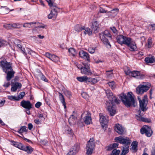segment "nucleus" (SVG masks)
I'll list each match as a JSON object with an SVG mask.
<instances>
[{
  "label": "nucleus",
  "instance_id": "1",
  "mask_svg": "<svg viewBox=\"0 0 155 155\" xmlns=\"http://www.w3.org/2000/svg\"><path fill=\"white\" fill-rule=\"evenodd\" d=\"M106 93L109 101L106 103L107 109L110 116H114L116 112L115 104H119L120 101L113 95L110 90H106Z\"/></svg>",
  "mask_w": 155,
  "mask_h": 155
},
{
  "label": "nucleus",
  "instance_id": "2",
  "mask_svg": "<svg viewBox=\"0 0 155 155\" xmlns=\"http://www.w3.org/2000/svg\"><path fill=\"white\" fill-rule=\"evenodd\" d=\"M12 64L8 62L6 60L2 61L0 62V66L4 72L7 74L6 77L7 81H9L14 77L15 73L12 67Z\"/></svg>",
  "mask_w": 155,
  "mask_h": 155
},
{
  "label": "nucleus",
  "instance_id": "3",
  "mask_svg": "<svg viewBox=\"0 0 155 155\" xmlns=\"http://www.w3.org/2000/svg\"><path fill=\"white\" fill-rule=\"evenodd\" d=\"M132 94V93L131 92H128L127 95L124 93L120 94V98L123 104L127 107H130L131 106L134 107L135 106V101Z\"/></svg>",
  "mask_w": 155,
  "mask_h": 155
},
{
  "label": "nucleus",
  "instance_id": "4",
  "mask_svg": "<svg viewBox=\"0 0 155 155\" xmlns=\"http://www.w3.org/2000/svg\"><path fill=\"white\" fill-rule=\"evenodd\" d=\"M94 139L93 138H91L87 144L86 155H91L94 149Z\"/></svg>",
  "mask_w": 155,
  "mask_h": 155
},
{
  "label": "nucleus",
  "instance_id": "5",
  "mask_svg": "<svg viewBox=\"0 0 155 155\" xmlns=\"http://www.w3.org/2000/svg\"><path fill=\"white\" fill-rule=\"evenodd\" d=\"M107 37L110 38L111 37V35L108 31L106 30L100 34V38L104 43L107 46H110V45L108 39L106 38Z\"/></svg>",
  "mask_w": 155,
  "mask_h": 155
},
{
  "label": "nucleus",
  "instance_id": "6",
  "mask_svg": "<svg viewBox=\"0 0 155 155\" xmlns=\"http://www.w3.org/2000/svg\"><path fill=\"white\" fill-rule=\"evenodd\" d=\"M140 104V107L141 110L144 111L147 110L146 108L148 102L147 97L146 95H145L144 97L141 99L139 97H138Z\"/></svg>",
  "mask_w": 155,
  "mask_h": 155
},
{
  "label": "nucleus",
  "instance_id": "7",
  "mask_svg": "<svg viewBox=\"0 0 155 155\" xmlns=\"http://www.w3.org/2000/svg\"><path fill=\"white\" fill-rule=\"evenodd\" d=\"M16 147L19 149L26 152L28 153H31L33 150V149L30 146H23L22 143L18 142H15L13 144Z\"/></svg>",
  "mask_w": 155,
  "mask_h": 155
},
{
  "label": "nucleus",
  "instance_id": "8",
  "mask_svg": "<svg viewBox=\"0 0 155 155\" xmlns=\"http://www.w3.org/2000/svg\"><path fill=\"white\" fill-rule=\"evenodd\" d=\"M51 10L50 14L48 15V18L49 19L52 18H55L58 15V12L59 11V8L54 4L49 5Z\"/></svg>",
  "mask_w": 155,
  "mask_h": 155
},
{
  "label": "nucleus",
  "instance_id": "9",
  "mask_svg": "<svg viewBox=\"0 0 155 155\" xmlns=\"http://www.w3.org/2000/svg\"><path fill=\"white\" fill-rule=\"evenodd\" d=\"M125 74L127 75L132 76L137 79H142L143 77V76L141 74L140 72L137 71H131L130 70H128L124 71Z\"/></svg>",
  "mask_w": 155,
  "mask_h": 155
},
{
  "label": "nucleus",
  "instance_id": "10",
  "mask_svg": "<svg viewBox=\"0 0 155 155\" xmlns=\"http://www.w3.org/2000/svg\"><path fill=\"white\" fill-rule=\"evenodd\" d=\"M150 84L148 83L147 85H140L136 88V92L138 94H142L149 90Z\"/></svg>",
  "mask_w": 155,
  "mask_h": 155
},
{
  "label": "nucleus",
  "instance_id": "11",
  "mask_svg": "<svg viewBox=\"0 0 155 155\" xmlns=\"http://www.w3.org/2000/svg\"><path fill=\"white\" fill-rule=\"evenodd\" d=\"M142 134H145L147 137H151L153 131L150 127L147 125L144 126L140 130Z\"/></svg>",
  "mask_w": 155,
  "mask_h": 155
},
{
  "label": "nucleus",
  "instance_id": "12",
  "mask_svg": "<svg viewBox=\"0 0 155 155\" xmlns=\"http://www.w3.org/2000/svg\"><path fill=\"white\" fill-rule=\"evenodd\" d=\"M83 64L84 65L83 67L80 68L79 66H78V68L81 69V73L87 75L91 74V73L89 68V65L88 63H83Z\"/></svg>",
  "mask_w": 155,
  "mask_h": 155
},
{
  "label": "nucleus",
  "instance_id": "13",
  "mask_svg": "<svg viewBox=\"0 0 155 155\" xmlns=\"http://www.w3.org/2000/svg\"><path fill=\"white\" fill-rule=\"evenodd\" d=\"M115 139L117 141H118L120 144H124L125 146L127 145L129 146V145L131 143L129 139L127 137L121 136L117 137L115 138Z\"/></svg>",
  "mask_w": 155,
  "mask_h": 155
},
{
  "label": "nucleus",
  "instance_id": "14",
  "mask_svg": "<svg viewBox=\"0 0 155 155\" xmlns=\"http://www.w3.org/2000/svg\"><path fill=\"white\" fill-rule=\"evenodd\" d=\"M115 130L120 135H123L126 133L125 129L122 125L119 124H116L114 127Z\"/></svg>",
  "mask_w": 155,
  "mask_h": 155
},
{
  "label": "nucleus",
  "instance_id": "15",
  "mask_svg": "<svg viewBox=\"0 0 155 155\" xmlns=\"http://www.w3.org/2000/svg\"><path fill=\"white\" fill-rule=\"evenodd\" d=\"M79 149V144H76L70 149L67 155H75L78 152Z\"/></svg>",
  "mask_w": 155,
  "mask_h": 155
},
{
  "label": "nucleus",
  "instance_id": "16",
  "mask_svg": "<svg viewBox=\"0 0 155 155\" xmlns=\"http://www.w3.org/2000/svg\"><path fill=\"white\" fill-rule=\"evenodd\" d=\"M79 55L81 58L86 60L88 62H89L90 61L89 54L85 51H80L79 52Z\"/></svg>",
  "mask_w": 155,
  "mask_h": 155
},
{
  "label": "nucleus",
  "instance_id": "17",
  "mask_svg": "<svg viewBox=\"0 0 155 155\" xmlns=\"http://www.w3.org/2000/svg\"><path fill=\"white\" fill-rule=\"evenodd\" d=\"M21 105L27 110H30L32 108V104L29 101H22L21 102Z\"/></svg>",
  "mask_w": 155,
  "mask_h": 155
},
{
  "label": "nucleus",
  "instance_id": "18",
  "mask_svg": "<svg viewBox=\"0 0 155 155\" xmlns=\"http://www.w3.org/2000/svg\"><path fill=\"white\" fill-rule=\"evenodd\" d=\"M100 117V121L102 127H104L108 123L107 119L102 114H99Z\"/></svg>",
  "mask_w": 155,
  "mask_h": 155
},
{
  "label": "nucleus",
  "instance_id": "19",
  "mask_svg": "<svg viewBox=\"0 0 155 155\" xmlns=\"http://www.w3.org/2000/svg\"><path fill=\"white\" fill-rule=\"evenodd\" d=\"M127 46L129 48V50L131 51H135L137 50L136 44L133 40Z\"/></svg>",
  "mask_w": 155,
  "mask_h": 155
},
{
  "label": "nucleus",
  "instance_id": "20",
  "mask_svg": "<svg viewBox=\"0 0 155 155\" xmlns=\"http://www.w3.org/2000/svg\"><path fill=\"white\" fill-rule=\"evenodd\" d=\"M3 26L6 29H9L13 28H18L19 25L15 23L13 24H5Z\"/></svg>",
  "mask_w": 155,
  "mask_h": 155
},
{
  "label": "nucleus",
  "instance_id": "21",
  "mask_svg": "<svg viewBox=\"0 0 155 155\" xmlns=\"http://www.w3.org/2000/svg\"><path fill=\"white\" fill-rule=\"evenodd\" d=\"M84 28L81 32L82 34L84 35H86L87 34L89 35H90L92 34V31L90 28L84 26Z\"/></svg>",
  "mask_w": 155,
  "mask_h": 155
},
{
  "label": "nucleus",
  "instance_id": "22",
  "mask_svg": "<svg viewBox=\"0 0 155 155\" xmlns=\"http://www.w3.org/2000/svg\"><path fill=\"white\" fill-rule=\"evenodd\" d=\"M84 121L87 124H90L91 122V115L89 112H87L86 116L84 117Z\"/></svg>",
  "mask_w": 155,
  "mask_h": 155
},
{
  "label": "nucleus",
  "instance_id": "23",
  "mask_svg": "<svg viewBox=\"0 0 155 155\" xmlns=\"http://www.w3.org/2000/svg\"><path fill=\"white\" fill-rule=\"evenodd\" d=\"M137 145L138 143L137 141H135L132 142L131 144L132 147L130 148V150H131L132 152L134 153L137 151Z\"/></svg>",
  "mask_w": 155,
  "mask_h": 155
},
{
  "label": "nucleus",
  "instance_id": "24",
  "mask_svg": "<svg viewBox=\"0 0 155 155\" xmlns=\"http://www.w3.org/2000/svg\"><path fill=\"white\" fill-rule=\"evenodd\" d=\"M77 117L74 114L72 115L68 119V122L70 125L75 124L76 122Z\"/></svg>",
  "mask_w": 155,
  "mask_h": 155
},
{
  "label": "nucleus",
  "instance_id": "25",
  "mask_svg": "<svg viewBox=\"0 0 155 155\" xmlns=\"http://www.w3.org/2000/svg\"><path fill=\"white\" fill-rule=\"evenodd\" d=\"M153 46L152 39L149 38L147 40V42L145 45V47L146 48H151Z\"/></svg>",
  "mask_w": 155,
  "mask_h": 155
},
{
  "label": "nucleus",
  "instance_id": "26",
  "mask_svg": "<svg viewBox=\"0 0 155 155\" xmlns=\"http://www.w3.org/2000/svg\"><path fill=\"white\" fill-rule=\"evenodd\" d=\"M145 61L147 63H152L155 61V58L153 56L147 57L145 58Z\"/></svg>",
  "mask_w": 155,
  "mask_h": 155
},
{
  "label": "nucleus",
  "instance_id": "27",
  "mask_svg": "<svg viewBox=\"0 0 155 155\" xmlns=\"http://www.w3.org/2000/svg\"><path fill=\"white\" fill-rule=\"evenodd\" d=\"M125 36L123 35H120L118 36L117 37V42L119 44L122 45L124 41V39Z\"/></svg>",
  "mask_w": 155,
  "mask_h": 155
},
{
  "label": "nucleus",
  "instance_id": "28",
  "mask_svg": "<svg viewBox=\"0 0 155 155\" xmlns=\"http://www.w3.org/2000/svg\"><path fill=\"white\" fill-rule=\"evenodd\" d=\"M129 146L127 145L123 147L122 149V152L120 155H126L129 152Z\"/></svg>",
  "mask_w": 155,
  "mask_h": 155
},
{
  "label": "nucleus",
  "instance_id": "29",
  "mask_svg": "<svg viewBox=\"0 0 155 155\" xmlns=\"http://www.w3.org/2000/svg\"><path fill=\"white\" fill-rule=\"evenodd\" d=\"M68 52L69 55L71 56L75 57L77 54L75 49L73 48H69L68 49Z\"/></svg>",
  "mask_w": 155,
  "mask_h": 155
},
{
  "label": "nucleus",
  "instance_id": "30",
  "mask_svg": "<svg viewBox=\"0 0 155 155\" xmlns=\"http://www.w3.org/2000/svg\"><path fill=\"white\" fill-rule=\"evenodd\" d=\"M59 99L64 106V109L66 108V103L63 95L60 93H59Z\"/></svg>",
  "mask_w": 155,
  "mask_h": 155
},
{
  "label": "nucleus",
  "instance_id": "31",
  "mask_svg": "<svg viewBox=\"0 0 155 155\" xmlns=\"http://www.w3.org/2000/svg\"><path fill=\"white\" fill-rule=\"evenodd\" d=\"M124 38L125 39H124L123 44L127 46L131 42V41L133 40L131 38L127 37L125 36Z\"/></svg>",
  "mask_w": 155,
  "mask_h": 155
},
{
  "label": "nucleus",
  "instance_id": "32",
  "mask_svg": "<svg viewBox=\"0 0 155 155\" xmlns=\"http://www.w3.org/2000/svg\"><path fill=\"white\" fill-rule=\"evenodd\" d=\"M137 119L138 120L148 123H150V119H148L147 118L142 117L140 116V115L139 116L137 115Z\"/></svg>",
  "mask_w": 155,
  "mask_h": 155
},
{
  "label": "nucleus",
  "instance_id": "33",
  "mask_svg": "<svg viewBox=\"0 0 155 155\" xmlns=\"http://www.w3.org/2000/svg\"><path fill=\"white\" fill-rule=\"evenodd\" d=\"M84 26L81 25H77L75 26L74 29L75 31L79 32L83 31V29H84Z\"/></svg>",
  "mask_w": 155,
  "mask_h": 155
},
{
  "label": "nucleus",
  "instance_id": "34",
  "mask_svg": "<svg viewBox=\"0 0 155 155\" xmlns=\"http://www.w3.org/2000/svg\"><path fill=\"white\" fill-rule=\"evenodd\" d=\"M77 79L79 81L82 82L87 81H88V78L87 77L85 76L80 77H78Z\"/></svg>",
  "mask_w": 155,
  "mask_h": 155
},
{
  "label": "nucleus",
  "instance_id": "35",
  "mask_svg": "<svg viewBox=\"0 0 155 155\" xmlns=\"http://www.w3.org/2000/svg\"><path fill=\"white\" fill-rule=\"evenodd\" d=\"M98 24L97 21H95L93 23L92 27V29L94 31H96L98 28Z\"/></svg>",
  "mask_w": 155,
  "mask_h": 155
},
{
  "label": "nucleus",
  "instance_id": "36",
  "mask_svg": "<svg viewBox=\"0 0 155 155\" xmlns=\"http://www.w3.org/2000/svg\"><path fill=\"white\" fill-rule=\"evenodd\" d=\"M50 60L54 62H57L59 60V58L58 57L55 55L52 54Z\"/></svg>",
  "mask_w": 155,
  "mask_h": 155
},
{
  "label": "nucleus",
  "instance_id": "37",
  "mask_svg": "<svg viewBox=\"0 0 155 155\" xmlns=\"http://www.w3.org/2000/svg\"><path fill=\"white\" fill-rule=\"evenodd\" d=\"M14 44L15 46L17 47L19 50L22 47L21 45V42L18 40H15Z\"/></svg>",
  "mask_w": 155,
  "mask_h": 155
},
{
  "label": "nucleus",
  "instance_id": "38",
  "mask_svg": "<svg viewBox=\"0 0 155 155\" xmlns=\"http://www.w3.org/2000/svg\"><path fill=\"white\" fill-rule=\"evenodd\" d=\"M28 130L27 127L25 126H21L20 129L18 131L20 134H21L23 132H26Z\"/></svg>",
  "mask_w": 155,
  "mask_h": 155
},
{
  "label": "nucleus",
  "instance_id": "39",
  "mask_svg": "<svg viewBox=\"0 0 155 155\" xmlns=\"http://www.w3.org/2000/svg\"><path fill=\"white\" fill-rule=\"evenodd\" d=\"M39 22L33 21L30 22V28H37V25H38Z\"/></svg>",
  "mask_w": 155,
  "mask_h": 155
},
{
  "label": "nucleus",
  "instance_id": "40",
  "mask_svg": "<svg viewBox=\"0 0 155 155\" xmlns=\"http://www.w3.org/2000/svg\"><path fill=\"white\" fill-rule=\"evenodd\" d=\"M109 87L112 89H114L116 87V85L114 81H112L107 83Z\"/></svg>",
  "mask_w": 155,
  "mask_h": 155
},
{
  "label": "nucleus",
  "instance_id": "41",
  "mask_svg": "<svg viewBox=\"0 0 155 155\" xmlns=\"http://www.w3.org/2000/svg\"><path fill=\"white\" fill-rule=\"evenodd\" d=\"M118 11V9L117 8H115L112 10L111 11H109L107 12L108 13H112V14L110 15L114 16L117 13Z\"/></svg>",
  "mask_w": 155,
  "mask_h": 155
},
{
  "label": "nucleus",
  "instance_id": "42",
  "mask_svg": "<svg viewBox=\"0 0 155 155\" xmlns=\"http://www.w3.org/2000/svg\"><path fill=\"white\" fill-rule=\"evenodd\" d=\"M97 80L96 79L94 78H88V81L92 83L93 84L96 83L97 82Z\"/></svg>",
  "mask_w": 155,
  "mask_h": 155
},
{
  "label": "nucleus",
  "instance_id": "43",
  "mask_svg": "<svg viewBox=\"0 0 155 155\" xmlns=\"http://www.w3.org/2000/svg\"><path fill=\"white\" fill-rule=\"evenodd\" d=\"M8 98L11 101H18V99L17 97L12 95H9L7 96Z\"/></svg>",
  "mask_w": 155,
  "mask_h": 155
},
{
  "label": "nucleus",
  "instance_id": "44",
  "mask_svg": "<svg viewBox=\"0 0 155 155\" xmlns=\"http://www.w3.org/2000/svg\"><path fill=\"white\" fill-rule=\"evenodd\" d=\"M25 94V92H21L18 95L17 98L18 99L19 101L20 99H22Z\"/></svg>",
  "mask_w": 155,
  "mask_h": 155
},
{
  "label": "nucleus",
  "instance_id": "45",
  "mask_svg": "<svg viewBox=\"0 0 155 155\" xmlns=\"http://www.w3.org/2000/svg\"><path fill=\"white\" fill-rule=\"evenodd\" d=\"M120 153V150H117L116 149H114L112 151L113 155H119Z\"/></svg>",
  "mask_w": 155,
  "mask_h": 155
},
{
  "label": "nucleus",
  "instance_id": "46",
  "mask_svg": "<svg viewBox=\"0 0 155 155\" xmlns=\"http://www.w3.org/2000/svg\"><path fill=\"white\" fill-rule=\"evenodd\" d=\"M7 44V42L5 40L0 39V47L3 46Z\"/></svg>",
  "mask_w": 155,
  "mask_h": 155
},
{
  "label": "nucleus",
  "instance_id": "47",
  "mask_svg": "<svg viewBox=\"0 0 155 155\" xmlns=\"http://www.w3.org/2000/svg\"><path fill=\"white\" fill-rule=\"evenodd\" d=\"M88 51L90 53L93 54L94 53L95 49L92 47H89L88 48Z\"/></svg>",
  "mask_w": 155,
  "mask_h": 155
},
{
  "label": "nucleus",
  "instance_id": "48",
  "mask_svg": "<svg viewBox=\"0 0 155 155\" xmlns=\"http://www.w3.org/2000/svg\"><path fill=\"white\" fill-rule=\"evenodd\" d=\"M65 95L68 98H70L71 95V93L70 92L68 91H66L64 92Z\"/></svg>",
  "mask_w": 155,
  "mask_h": 155
},
{
  "label": "nucleus",
  "instance_id": "49",
  "mask_svg": "<svg viewBox=\"0 0 155 155\" xmlns=\"http://www.w3.org/2000/svg\"><path fill=\"white\" fill-rule=\"evenodd\" d=\"M24 28H30V22H26L24 23L23 25Z\"/></svg>",
  "mask_w": 155,
  "mask_h": 155
},
{
  "label": "nucleus",
  "instance_id": "50",
  "mask_svg": "<svg viewBox=\"0 0 155 155\" xmlns=\"http://www.w3.org/2000/svg\"><path fill=\"white\" fill-rule=\"evenodd\" d=\"M14 84L16 88H17V89L20 88L21 87V84L20 83L16 82Z\"/></svg>",
  "mask_w": 155,
  "mask_h": 155
},
{
  "label": "nucleus",
  "instance_id": "51",
  "mask_svg": "<svg viewBox=\"0 0 155 155\" xmlns=\"http://www.w3.org/2000/svg\"><path fill=\"white\" fill-rule=\"evenodd\" d=\"M53 54H50L49 53L47 52L45 53V55L46 57L47 58H49L50 59L52 55Z\"/></svg>",
  "mask_w": 155,
  "mask_h": 155
},
{
  "label": "nucleus",
  "instance_id": "52",
  "mask_svg": "<svg viewBox=\"0 0 155 155\" xmlns=\"http://www.w3.org/2000/svg\"><path fill=\"white\" fill-rule=\"evenodd\" d=\"M41 78L42 80L45 81V82H47L48 81L47 79L45 77V76L43 75H41Z\"/></svg>",
  "mask_w": 155,
  "mask_h": 155
},
{
  "label": "nucleus",
  "instance_id": "53",
  "mask_svg": "<svg viewBox=\"0 0 155 155\" xmlns=\"http://www.w3.org/2000/svg\"><path fill=\"white\" fill-rule=\"evenodd\" d=\"M99 12L101 13H104L107 12V11L105 10L102 7H100Z\"/></svg>",
  "mask_w": 155,
  "mask_h": 155
},
{
  "label": "nucleus",
  "instance_id": "54",
  "mask_svg": "<svg viewBox=\"0 0 155 155\" xmlns=\"http://www.w3.org/2000/svg\"><path fill=\"white\" fill-rule=\"evenodd\" d=\"M17 89V88L15 87V84L11 88V90L13 92H15Z\"/></svg>",
  "mask_w": 155,
  "mask_h": 155
},
{
  "label": "nucleus",
  "instance_id": "55",
  "mask_svg": "<svg viewBox=\"0 0 155 155\" xmlns=\"http://www.w3.org/2000/svg\"><path fill=\"white\" fill-rule=\"evenodd\" d=\"M65 132L68 134H72V130L70 128H68Z\"/></svg>",
  "mask_w": 155,
  "mask_h": 155
},
{
  "label": "nucleus",
  "instance_id": "56",
  "mask_svg": "<svg viewBox=\"0 0 155 155\" xmlns=\"http://www.w3.org/2000/svg\"><path fill=\"white\" fill-rule=\"evenodd\" d=\"M110 29L112 30L113 32L115 34H116L117 33V31L115 27H113L112 28H110Z\"/></svg>",
  "mask_w": 155,
  "mask_h": 155
},
{
  "label": "nucleus",
  "instance_id": "57",
  "mask_svg": "<svg viewBox=\"0 0 155 155\" xmlns=\"http://www.w3.org/2000/svg\"><path fill=\"white\" fill-rule=\"evenodd\" d=\"M34 122L35 123V124H41V121L39 119H35L34 120Z\"/></svg>",
  "mask_w": 155,
  "mask_h": 155
},
{
  "label": "nucleus",
  "instance_id": "58",
  "mask_svg": "<svg viewBox=\"0 0 155 155\" xmlns=\"http://www.w3.org/2000/svg\"><path fill=\"white\" fill-rule=\"evenodd\" d=\"M41 105V103L40 102H37L35 104V107L37 108H39Z\"/></svg>",
  "mask_w": 155,
  "mask_h": 155
},
{
  "label": "nucleus",
  "instance_id": "59",
  "mask_svg": "<svg viewBox=\"0 0 155 155\" xmlns=\"http://www.w3.org/2000/svg\"><path fill=\"white\" fill-rule=\"evenodd\" d=\"M107 150H111L113 149H114L113 147H112V146L111 144H110L107 147Z\"/></svg>",
  "mask_w": 155,
  "mask_h": 155
},
{
  "label": "nucleus",
  "instance_id": "60",
  "mask_svg": "<svg viewBox=\"0 0 155 155\" xmlns=\"http://www.w3.org/2000/svg\"><path fill=\"white\" fill-rule=\"evenodd\" d=\"M107 75L108 74V77H111L112 74V71H107Z\"/></svg>",
  "mask_w": 155,
  "mask_h": 155
},
{
  "label": "nucleus",
  "instance_id": "61",
  "mask_svg": "<svg viewBox=\"0 0 155 155\" xmlns=\"http://www.w3.org/2000/svg\"><path fill=\"white\" fill-rule=\"evenodd\" d=\"M48 2V5H51L52 4H54L53 3V1L54 0H46Z\"/></svg>",
  "mask_w": 155,
  "mask_h": 155
},
{
  "label": "nucleus",
  "instance_id": "62",
  "mask_svg": "<svg viewBox=\"0 0 155 155\" xmlns=\"http://www.w3.org/2000/svg\"><path fill=\"white\" fill-rule=\"evenodd\" d=\"M5 102V100H2L0 102V107L4 105Z\"/></svg>",
  "mask_w": 155,
  "mask_h": 155
},
{
  "label": "nucleus",
  "instance_id": "63",
  "mask_svg": "<svg viewBox=\"0 0 155 155\" xmlns=\"http://www.w3.org/2000/svg\"><path fill=\"white\" fill-rule=\"evenodd\" d=\"M28 128L29 130H31L33 128V125L31 123H29L28 125Z\"/></svg>",
  "mask_w": 155,
  "mask_h": 155
},
{
  "label": "nucleus",
  "instance_id": "64",
  "mask_svg": "<svg viewBox=\"0 0 155 155\" xmlns=\"http://www.w3.org/2000/svg\"><path fill=\"white\" fill-rule=\"evenodd\" d=\"M82 96L83 97L86 98L87 96V95L85 93L83 92L81 94Z\"/></svg>",
  "mask_w": 155,
  "mask_h": 155
}]
</instances>
